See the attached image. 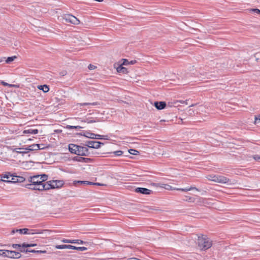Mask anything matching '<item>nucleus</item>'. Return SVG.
<instances>
[{
    "mask_svg": "<svg viewBox=\"0 0 260 260\" xmlns=\"http://www.w3.org/2000/svg\"><path fill=\"white\" fill-rule=\"evenodd\" d=\"M15 58H16V56L8 57L7 58V59L6 60V62L7 63H9L12 62Z\"/></svg>",
    "mask_w": 260,
    "mask_h": 260,
    "instance_id": "nucleus-29",
    "label": "nucleus"
},
{
    "mask_svg": "<svg viewBox=\"0 0 260 260\" xmlns=\"http://www.w3.org/2000/svg\"><path fill=\"white\" fill-rule=\"evenodd\" d=\"M113 153L116 156H120L123 154V152L121 150H118L113 152Z\"/></svg>",
    "mask_w": 260,
    "mask_h": 260,
    "instance_id": "nucleus-38",
    "label": "nucleus"
},
{
    "mask_svg": "<svg viewBox=\"0 0 260 260\" xmlns=\"http://www.w3.org/2000/svg\"><path fill=\"white\" fill-rule=\"evenodd\" d=\"M27 247L23 246V244L20 245V247H19V250L22 252H25L27 253L28 252V249H26Z\"/></svg>",
    "mask_w": 260,
    "mask_h": 260,
    "instance_id": "nucleus-28",
    "label": "nucleus"
},
{
    "mask_svg": "<svg viewBox=\"0 0 260 260\" xmlns=\"http://www.w3.org/2000/svg\"><path fill=\"white\" fill-rule=\"evenodd\" d=\"M136 62V61L135 60H132V61H130L129 64H133L135 63Z\"/></svg>",
    "mask_w": 260,
    "mask_h": 260,
    "instance_id": "nucleus-53",
    "label": "nucleus"
},
{
    "mask_svg": "<svg viewBox=\"0 0 260 260\" xmlns=\"http://www.w3.org/2000/svg\"><path fill=\"white\" fill-rule=\"evenodd\" d=\"M1 83L2 85H3L4 86H9V87H17V86L16 85H14V84H10L8 83H6L5 82V81H2L1 82Z\"/></svg>",
    "mask_w": 260,
    "mask_h": 260,
    "instance_id": "nucleus-34",
    "label": "nucleus"
},
{
    "mask_svg": "<svg viewBox=\"0 0 260 260\" xmlns=\"http://www.w3.org/2000/svg\"><path fill=\"white\" fill-rule=\"evenodd\" d=\"M97 121H96L95 120L90 119L89 118H85V119H84L83 120H82V122H85V123H91L96 122Z\"/></svg>",
    "mask_w": 260,
    "mask_h": 260,
    "instance_id": "nucleus-25",
    "label": "nucleus"
},
{
    "mask_svg": "<svg viewBox=\"0 0 260 260\" xmlns=\"http://www.w3.org/2000/svg\"><path fill=\"white\" fill-rule=\"evenodd\" d=\"M69 150L71 153L80 156H88L90 153L87 147L74 144L69 145Z\"/></svg>",
    "mask_w": 260,
    "mask_h": 260,
    "instance_id": "nucleus-2",
    "label": "nucleus"
},
{
    "mask_svg": "<svg viewBox=\"0 0 260 260\" xmlns=\"http://www.w3.org/2000/svg\"><path fill=\"white\" fill-rule=\"evenodd\" d=\"M188 112L190 115H191L194 113L192 109H189Z\"/></svg>",
    "mask_w": 260,
    "mask_h": 260,
    "instance_id": "nucleus-51",
    "label": "nucleus"
},
{
    "mask_svg": "<svg viewBox=\"0 0 260 260\" xmlns=\"http://www.w3.org/2000/svg\"><path fill=\"white\" fill-rule=\"evenodd\" d=\"M73 160L74 161L78 162H88L90 159L88 158L83 157L81 156H74L73 158Z\"/></svg>",
    "mask_w": 260,
    "mask_h": 260,
    "instance_id": "nucleus-14",
    "label": "nucleus"
},
{
    "mask_svg": "<svg viewBox=\"0 0 260 260\" xmlns=\"http://www.w3.org/2000/svg\"><path fill=\"white\" fill-rule=\"evenodd\" d=\"M81 106H87V105H97L98 103L96 102L94 103H83L79 104Z\"/></svg>",
    "mask_w": 260,
    "mask_h": 260,
    "instance_id": "nucleus-30",
    "label": "nucleus"
},
{
    "mask_svg": "<svg viewBox=\"0 0 260 260\" xmlns=\"http://www.w3.org/2000/svg\"><path fill=\"white\" fill-rule=\"evenodd\" d=\"M252 157L255 160L260 162V155H254Z\"/></svg>",
    "mask_w": 260,
    "mask_h": 260,
    "instance_id": "nucleus-40",
    "label": "nucleus"
},
{
    "mask_svg": "<svg viewBox=\"0 0 260 260\" xmlns=\"http://www.w3.org/2000/svg\"><path fill=\"white\" fill-rule=\"evenodd\" d=\"M122 61H123V62L121 64L122 65H128L129 64V61L126 59H122Z\"/></svg>",
    "mask_w": 260,
    "mask_h": 260,
    "instance_id": "nucleus-42",
    "label": "nucleus"
},
{
    "mask_svg": "<svg viewBox=\"0 0 260 260\" xmlns=\"http://www.w3.org/2000/svg\"><path fill=\"white\" fill-rule=\"evenodd\" d=\"M161 187L165 188V189H168V190H173V189H176V188H172V187L169 185H168V184H163L161 186Z\"/></svg>",
    "mask_w": 260,
    "mask_h": 260,
    "instance_id": "nucleus-32",
    "label": "nucleus"
},
{
    "mask_svg": "<svg viewBox=\"0 0 260 260\" xmlns=\"http://www.w3.org/2000/svg\"><path fill=\"white\" fill-rule=\"evenodd\" d=\"M216 176H216V175H209L207 177V178L209 180H211V181L215 182V180H216Z\"/></svg>",
    "mask_w": 260,
    "mask_h": 260,
    "instance_id": "nucleus-36",
    "label": "nucleus"
},
{
    "mask_svg": "<svg viewBox=\"0 0 260 260\" xmlns=\"http://www.w3.org/2000/svg\"><path fill=\"white\" fill-rule=\"evenodd\" d=\"M128 152L130 154H132V155H138L139 154V151L135 150V149H131L128 150Z\"/></svg>",
    "mask_w": 260,
    "mask_h": 260,
    "instance_id": "nucleus-33",
    "label": "nucleus"
},
{
    "mask_svg": "<svg viewBox=\"0 0 260 260\" xmlns=\"http://www.w3.org/2000/svg\"><path fill=\"white\" fill-rule=\"evenodd\" d=\"M101 144H104L98 141H88L86 142L85 145L89 148L98 149L101 147Z\"/></svg>",
    "mask_w": 260,
    "mask_h": 260,
    "instance_id": "nucleus-7",
    "label": "nucleus"
},
{
    "mask_svg": "<svg viewBox=\"0 0 260 260\" xmlns=\"http://www.w3.org/2000/svg\"><path fill=\"white\" fill-rule=\"evenodd\" d=\"M70 249H76L81 251H85L87 249V248L85 247H76L75 246L69 245Z\"/></svg>",
    "mask_w": 260,
    "mask_h": 260,
    "instance_id": "nucleus-19",
    "label": "nucleus"
},
{
    "mask_svg": "<svg viewBox=\"0 0 260 260\" xmlns=\"http://www.w3.org/2000/svg\"><path fill=\"white\" fill-rule=\"evenodd\" d=\"M205 201H206V199H205L204 198H200L199 199V203L200 204H205Z\"/></svg>",
    "mask_w": 260,
    "mask_h": 260,
    "instance_id": "nucleus-45",
    "label": "nucleus"
},
{
    "mask_svg": "<svg viewBox=\"0 0 260 260\" xmlns=\"http://www.w3.org/2000/svg\"><path fill=\"white\" fill-rule=\"evenodd\" d=\"M64 182L61 180H53L46 182L45 190L50 189L59 188L61 187Z\"/></svg>",
    "mask_w": 260,
    "mask_h": 260,
    "instance_id": "nucleus-4",
    "label": "nucleus"
},
{
    "mask_svg": "<svg viewBox=\"0 0 260 260\" xmlns=\"http://www.w3.org/2000/svg\"><path fill=\"white\" fill-rule=\"evenodd\" d=\"M191 198H190H190H189V200H191Z\"/></svg>",
    "mask_w": 260,
    "mask_h": 260,
    "instance_id": "nucleus-57",
    "label": "nucleus"
},
{
    "mask_svg": "<svg viewBox=\"0 0 260 260\" xmlns=\"http://www.w3.org/2000/svg\"><path fill=\"white\" fill-rule=\"evenodd\" d=\"M49 231L47 230L28 229V235L34 234H46L49 233Z\"/></svg>",
    "mask_w": 260,
    "mask_h": 260,
    "instance_id": "nucleus-8",
    "label": "nucleus"
},
{
    "mask_svg": "<svg viewBox=\"0 0 260 260\" xmlns=\"http://www.w3.org/2000/svg\"><path fill=\"white\" fill-rule=\"evenodd\" d=\"M62 242L63 243H74V244H85V242L81 240H69V239H63Z\"/></svg>",
    "mask_w": 260,
    "mask_h": 260,
    "instance_id": "nucleus-13",
    "label": "nucleus"
},
{
    "mask_svg": "<svg viewBox=\"0 0 260 260\" xmlns=\"http://www.w3.org/2000/svg\"><path fill=\"white\" fill-rule=\"evenodd\" d=\"M128 260H140V259L137 258L132 257V258H128Z\"/></svg>",
    "mask_w": 260,
    "mask_h": 260,
    "instance_id": "nucleus-52",
    "label": "nucleus"
},
{
    "mask_svg": "<svg viewBox=\"0 0 260 260\" xmlns=\"http://www.w3.org/2000/svg\"><path fill=\"white\" fill-rule=\"evenodd\" d=\"M88 69L90 70H94L95 69L96 67L94 66V65L93 64H90L88 67Z\"/></svg>",
    "mask_w": 260,
    "mask_h": 260,
    "instance_id": "nucleus-46",
    "label": "nucleus"
},
{
    "mask_svg": "<svg viewBox=\"0 0 260 260\" xmlns=\"http://www.w3.org/2000/svg\"><path fill=\"white\" fill-rule=\"evenodd\" d=\"M83 136L90 139H94L95 134L90 132H86L83 134Z\"/></svg>",
    "mask_w": 260,
    "mask_h": 260,
    "instance_id": "nucleus-24",
    "label": "nucleus"
},
{
    "mask_svg": "<svg viewBox=\"0 0 260 260\" xmlns=\"http://www.w3.org/2000/svg\"><path fill=\"white\" fill-rule=\"evenodd\" d=\"M62 159L64 161H68L70 160L69 154L68 153H65L63 154V156L62 157Z\"/></svg>",
    "mask_w": 260,
    "mask_h": 260,
    "instance_id": "nucleus-35",
    "label": "nucleus"
},
{
    "mask_svg": "<svg viewBox=\"0 0 260 260\" xmlns=\"http://www.w3.org/2000/svg\"><path fill=\"white\" fill-rule=\"evenodd\" d=\"M55 248L56 249H69V245H56Z\"/></svg>",
    "mask_w": 260,
    "mask_h": 260,
    "instance_id": "nucleus-27",
    "label": "nucleus"
},
{
    "mask_svg": "<svg viewBox=\"0 0 260 260\" xmlns=\"http://www.w3.org/2000/svg\"><path fill=\"white\" fill-rule=\"evenodd\" d=\"M91 185H99V186L104 185V184L100 183H94V182H93V183H91Z\"/></svg>",
    "mask_w": 260,
    "mask_h": 260,
    "instance_id": "nucleus-49",
    "label": "nucleus"
},
{
    "mask_svg": "<svg viewBox=\"0 0 260 260\" xmlns=\"http://www.w3.org/2000/svg\"><path fill=\"white\" fill-rule=\"evenodd\" d=\"M28 229H26V228L16 230V232H19L21 234L28 235Z\"/></svg>",
    "mask_w": 260,
    "mask_h": 260,
    "instance_id": "nucleus-22",
    "label": "nucleus"
},
{
    "mask_svg": "<svg viewBox=\"0 0 260 260\" xmlns=\"http://www.w3.org/2000/svg\"><path fill=\"white\" fill-rule=\"evenodd\" d=\"M39 177L41 180V182L42 184H45V181H46L48 179V176L46 174L39 175Z\"/></svg>",
    "mask_w": 260,
    "mask_h": 260,
    "instance_id": "nucleus-23",
    "label": "nucleus"
},
{
    "mask_svg": "<svg viewBox=\"0 0 260 260\" xmlns=\"http://www.w3.org/2000/svg\"><path fill=\"white\" fill-rule=\"evenodd\" d=\"M28 181L31 183L26 185L27 188L39 191L45 190L46 183H42L39 175L29 177Z\"/></svg>",
    "mask_w": 260,
    "mask_h": 260,
    "instance_id": "nucleus-1",
    "label": "nucleus"
},
{
    "mask_svg": "<svg viewBox=\"0 0 260 260\" xmlns=\"http://www.w3.org/2000/svg\"><path fill=\"white\" fill-rule=\"evenodd\" d=\"M102 137H103V136H102V135L95 134V136H94V139H103Z\"/></svg>",
    "mask_w": 260,
    "mask_h": 260,
    "instance_id": "nucleus-44",
    "label": "nucleus"
},
{
    "mask_svg": "<svg viewBox=\"0 0 260 260\" xmlns=\"http://www.w3.org/2000/svg\"><path fill=\"white\" fill-rule=\"evenodd\" d=\"M135 191L146 195L150 194L152 192V190L143 187H137L135 189Z\"/></svg>",
    "mask_w": 260,
    "mask_h": 260,
    "instance_id": "nucleus-11",
    "label": "nucleus"
},
{
    "mask_svg": "<svg viewBox=\"0 0 260 260\" xmlns=\"http://www.w3.org/2000/svg\"><path fill=\"white\" fill-rule=\"evenodd\" d=\"M193 106H194V105L192 104V105H190L189 107H193Z\"/></svg>",
    "mask_w": 260,
    "mask_h": 260,
    "instance_id": "nucleus-56",
    "label": "nucleus"
},
{
    "mask_svg": "<svg viewBox=\"0 0 260 260\" xmlns=\"http://www.w3.org/2000/svg\"><path fill=\"white\" fill-rule=\"evenodd\" d=\"M117 71L119 73H126L127 72V69L122 67V64L119 65L116 69Z\"/></svg>",
    "mask_w": 260,
    "mask_h": 260,
    "instance_id": "nucleus-18",
    "label": "nucleus"
},
{
    "mask_svg": "<svg viewBox=\"0 0 260 260\" xmlns=\"http://www.w3.org/2000/svg\"><path fill=\"white\" fill-rule=\"evenodd\" d=\"M7 252V250H0V256H2L4 257H7L6 254V253Z\"/></svg>",
    "mask_w": 260,
    "mask_h": 260,
    "instance_id": "nucleus-41",
    "label": "nucleus"
},
{
    "mask_svg": "<svg viewBox=\"0 0 260 260\" xmlns=\"http://www.w3.org/2000/svg\"><path fill=\"white\" fill-rule=\"evenodd\" d=\"M7 257L12 258H18L21 257V254L18 252L15 251L7 250L6 253Z\"/></svg>",
    "mask_w": 260,
    "mask_h": 260,
    "instance_id": "nucleus-9",
    "label": "nucleus"
},
{
    "mask_svg": "<svg viewBox=\"0 0 260 260\" xmlns=\"http://www.w3.org/2000/svg\"><path fill=\"white\" fill-rule=\"evenodd\" d=\"M38 88L40 90H42L45 93L47 92L49 90V88L47 85H39Z\"/></svg>",
    "mask_w": 260,
    "mask_h": 260,
    "instance_id": "nucleus-20",
    "label": "nucleus"
},
{
    "mask_svg": "<svg viewBox=\"0 0 260 260\" xmlns=\"http://www.w3.org/2000/svg\"><path fill=\"white\" fill-rule=\"evenodd\" d=\"M197 243L199 248L202 250L209 249L212 245L210 239L205 235L198 236Z\"/></svg>",
    "mask_w": 260,
    "mask_h": 260,
    "instance_id": "nucleus-3",
    "label": "nucleus"
},
{
    "mask_svg": "<svg viewBox=\"0 0 260 260\" xmlns=\"http://www.w3.org/2000/svg\"><path fill=\"white\" fill-rule=\"evenodd\" d=\"M63 19L66 22H69L73 24L77 25L80 23L79 20L75 16L71 14H65L63 16Z\"/></svg>",
    "mask_w": 260,
    "mask_h": 260,
    "instance_id": "nucleus-5",
    "label": "nucleus"
},
{
    "mask_svg": "<svg viewBox=\"0 0 260 260\" xmlns=\"http://www.w3.org/2000/svg\"><path fill=\"white\" fill-rule=\"evenodd\" d=\"M37 253H46V251H45V250H37Z\"/></svg>",
    "mask_w": 260,
    "mask_h": 260,
    "instance_id": "nucleus-48",
    "label": "nucleus"
},
{
    "mask_svg": "<svg viewBox=\"0 0 260 260\" xmlns=\"http://www.w3.org/2000/svg\"><path fill=\"white\" fill-rule=\"evenodd\" d=\"M215 182L219 183H228L229 184H234V181H232L229 178L223 176H217L215 180Z\"/></svg>",
    "mask_w": 260,
    "mask_h": 260,
    "instance_id": "nucleus-6",
    "label": "nucleus"
},
{
    "mask_svg": "<svg viewBox=\"0 0 260 260\" xmlns=\"http://www.w3.org/2000/svg\"><path fill=\"white\" fill-rule=\"evenodd\" d=\"M3 61V59L0 58V62H2Z\"/></svg>",
    "mask_w": 260,
    "mask_h": 260,
    "instance_id": "nucleus-55",
    "label": "nucleus"
},
{
    "mask_svg": "<svg viewBox=\"0 0 260 260\" xmlns=\"http://www.w3.org/2000/svg\"><path fill=\"white\" fill-rule=\"evenodd\" d=\"M250 11L255 14L260 15V10L258 9H252Z\"/></svg>",
    "mask_w": 260,
    "mask_h": 260,
    "instance_id": "nucleus-37",
    "label": "nucleus"
},
{
    "mask_svg": "<svg viewBox=\"0 0 260 260\" xmlns=\"http://www.w3.org/2000/svg\"><path fill=\"white\" fill-rule=\"evenodd\" d=\"M37 244H25V243H23V246H25V247H34V246H36Z\"/></svg>",
    "mask_w": 260,
    "mask_h": 260,
    "instance_id": "nucleus-43",
    "label": "nucleus"
},
{
    "mask_svg": "<svg viewBox=\"0 0 260 260\" xmlns=\"http://www.w3.org/2000/svg\"><path fill=\"white\" fill-rule=\"evenodd\" d=\"M20 245H21L20 244H14L12 245V247L15 249H17L18 248H19V247H20Z\"/></svg>",
    "mask_w": 260,
    "mask_h": 260,
    "instance_id": "nucleus-47",
    "label": "nucleus"
},
{
    "mask_svg": "<svg viewBox=\"0 0 260 260\" xmlns=\"http://www.w3.org/2000/svg\"><path fill=\"white\" fill-rule=\"evenodd\" d=\"M43 145H41V146H40V147L41 146V147H43Z\"/></svg>",
    "mask_w": 260,
    "mask_h": 260,
    "instance_id": "nucleus-58",
    "label": "nucleus"
},
{
    "mask_svg": "<svg viewBox=\"0 0 260 260\" xmlns=\"http://www.w3.org/2000/svg\"><path fill=\"white\" fill-rule=\"evenodd\" d=\"M14 176H15L12 175L10 173H7V174L2 175L1 180L2 181L8 183L13 182L12 178L14 179Z\"/></svg>",
    "mask_w": 260,
    "mask_h": 260,
    "instance_id": "nucleus-10",
    "label": "nucleus"
},
{
    "mask_svg": "<svg viewBox=\"0 0 260 260\" xmlns=\"http://www.w3.org/2000/svg\"><path fill=\"white\" fill-rule=\"evenodd\" d=\"M193 189H195L196 190H199L197 188H196V187H190L185 188H176V190H181L182 191H190V190H191Z\"/></svg>",
    "mask_w": 260,
    "mask_h": 260,
    "instance_id": "nucleus-21",
    "label": "nucleus"
},
{
    "mask_svg": "<svg viewBox=\"0 0 260 260\" xmlns=\"http://www.w3.org/2000/svg\"><path fill=\"white\" fill-rule=\"evenodd\" d=\"M37 250H29V249H28V252H32V253L36 252L37 253Z\"/></svg>",
    "mask_w": 260,
    "mask_h": 260,
    "instance_id": "nucleus-50",
    "label": "nucleus"
},
{
    "mask_svg": "<svg viewBox=\"0 0 260 260\" xmlns=\"http://www.w3.org/2000/svg\"><path fill=\"white\" fill-rule=\"evenodd\" d=\"M38 130L37 129L28 128L25 129L23 132V134H37L38 133Z\"/></svg>",
    "mask_w": 260,
    "mask_h": 260,
    "instance_id": "nucleus-16",
    "label": "nucleus"
},
{
    "mask_svg": "<svg viewBox=\"0 0 260 260\" xmlns=\"http://www.w3.org/2000/svg\"><path fill=\"white\" fill-rule=\"evenodd\" d=\"M259 123H260V115L255 117L254 123L257 124Z\"/></svg>",
    "mask_w": 260,
    "mask_h": 260,
    "instance_id": "nucleus-39",
    "label": "nucleus"
},
{
    "mask_svg": "<svg viewBox=\"0 0 260 260\" xmlns=\"http://www.w3.org/2000/svg\"><path fill=\"white\" fill-rule=\"evenodd\" d=\"M67 128L68 129H72V128L81 129V128H84V126L67 125Z\"/></svg>",
    "mask_w": 260,
    "mask_h": 260,
    "instance_id": "nucleus-31",
    "label": "nucleus"
},
{
    "mask_svg": "<svg viewBox=\"0 0 260 260\" xmlns=\"http://www.w3.org/2000/svg\"><path fill=\"white\" fill-rule=\"evenodd\" d=\"M154 105L158 110H162L164 109L166 106V104L165 102H155Z\"/></svg>",
    "mask_w": 260,
    "mask_h": 260,
    "instance_id": "nucleus-15",
    "label": "nucleus"
},
{
    "mask_svg": "<svg viewBox=\"0 0 260 260\" xmlns=\"http://www.w3.org/2000/svg\"><path fill=\"white\" fill-rule=\"evenodd\" d=\"M41 145H44L43 144H32L29 146H28L27 148H25V149L27 150V151H35V150H42L45 148V147H40Z\"/></svg>",
    "mask_w": 260,
    "mask_h": 260,
    "instance_id": "nucleus-12",
    "label": "nucleus"
},
{
    "mask_svg": "<svg viewBox=\"0 0 260 260\" xmlns=\"http://www.w3.org/2000/svg\"><path fill=\"white\" fill-rule=\"evenodd\" d=\"M12 180H13L12 182L13 183L18 182H22L25 180V179L23 177L15 176L14 179L12 178Z\"/></svg>",
    "mask_w": 260,
    "mask_h": 260,
    "instance_id": "nucleus-17",
    "label": "nucleus"
},
{
    "mask_svg": "<svg viewBox=\"0 0 260 260\" xmlns=\"http://www.w3.org/2000/svg\"><path fill=\"white\" fill-rule=\"evenodd\" d=\"M102 138H103V139H106V140H107L108 139V137L107 136H103Z\"/></svg>",
    "mask_w": 260,
    "mask_h": 260,
    "instance_id": "nucleus-54",
    "label": "nucleus"
},
{
    "mask_svg": "<svg viewBox=\"0 0 260 260\" xmlns=\"http://www.w3.org/2000/svg\"><path fill=\"white\" fill-rule=\"evenodd\" d=\"M74 183H80V184H88L91 185V183H93L92 182L87 181H75Z\"/></svg>",
    "mask_w": 260,
    "mask_h": 260,
    "instance_id": "nucleus-26",
    "label": "nucleus"
}]
</instances>
